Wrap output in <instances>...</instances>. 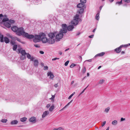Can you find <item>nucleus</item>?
Segmentation results:
<instances>
[{
    "instance_id": "473e14b6",
    "label": "nucleus",
    "mask_w": 130,
    "mask_h": 130,
    "mask_svg": "<svg viewBox=\"0 0 130 130\" xmlns=\"http://www.w3.org/2000/svg\"><path fill=\"white\" fill-rule=\"evenodd\" d=\"M7 121V119H2L1 120V122L4 123H6Z\"/></svg>"
},
{
    "instance_id": "2eb2a0df",
    "label": "nucleus",
    "mask_w": 130,
    "mask_h": 130,
    "mask_svg": "<svg viewBox=\"0 0 130 130\" xmlns=\"http://www.w3.org/2000/svg\"><path fill=\"white\" fill-rule=\"evenodd\" d=\"M3 24L4 26L8 28H9L11 26L10 24L7 22H5Z\"/></svg>"
},
{
    "instance_id": "4c0bfd02",
    "label": "nucleus",
    "mask_w": 130,
    "mask_h": 130,
    "mask_svg": "<svg viewBox=\"0 0 130 130\" xmlns=\"http://www.w3.org/2000/svg\"><path fill=\"white\" fill-rule=\"evenodd\" d=\"M43 70H46L48 69V67L47 66H44Z\"/></svg>"
},
{
    "instance_id": "58836bf2",
    "label": "nucleus",
    "mask_w": 130,
    "mask_h": 130,
    "mask_svg": "<svg viewBox=\"0 0 130 130\" xmlns=\"http://www.w3.org/2000/svg\"><path fill=\"white\" fill-rule=\"evenodd\" d=\"M56 130H64V129L62 127H59L57 128H56Z\"/></svg>"
},
{
    "instance_id": "de8ad7c7",
    "label": "nucleus",
    "mask_w": 130,
    "mask_h": 130,
    "mask_svg": "<svg viewBox=\"0 0 130 130\" xmlns=\"http://www.w3.org/2000/svg\"><path fill=\"white\" fill-rule=\"evenodd\" d=\"M9 22L11 23H13L14 22V21L13 20H10Z\"/></svg>"
},
{
    "instance_id": "9b49d317",
    "label": "nucleus",
    "mask_w": 130,
    "mask_h": 130,
    "mask_svg": "<svg viewBox=\"0 0 130 130\" xmlns=\"http://www.w3.org/2000/svg\"><path fill=\"white\" fill-rule=\"evenodd\" d=\"M35 120L36 117H32L29 119V121L30 122L35 123L36 122Z\"/></svg>"
},
{
    "instance_id": "dca6fc26",
    "label": "nucleus",
    "mask_w": 130,
    "mask_h": 130,
    "mask_svg": "<svg viewBox=\"0 0 130 130\" xmlns=\"http://www.w3.org/2000/svg\"><path fill=\"white\" fill-rule=\"evenodd\" d=\"M4 41L6 43H9L10 41V40L8 37H4Z\"/></svg>"
},
{
    "instance_id": "864d4df0",
    "label": "nucleus",
    "mask_w": 130,
    "mask_h": 130,
    "mask_svg": "<svg viewBox=\"0 0 130 130\" xmlns=\"http://www.w3.org/2000/svg\"><path fill=\"white\" fill-rule=\"evenodd\" d=\"M51 106L50 104H48L46 106V107L48 108L49 107Z\"/></svg>"
},
{
    "instance_id": "ddd939ff",
    "label": "nucleus",
    "mask_w": 130,
    "mask_h": 130,
    "mask_svg": "<svg viewBox=\"0 0 130 130\" xmlns=\"http://www.w3.org/2000/svg\"><path fill=\"white\" fill-rule=\"evenodd\" d=\"M21 49H18V51L19 53H21L22 55H25L27 54L25 52V50H21Z\"/></svg>"
},
{
    "instance_id": "3c124183",
    "label": "nucleus",
    "mask_w": 130,
    "mask_h": 130,
    "mask_svg": "<svg viewBox=\"0 0 130 130\" xmlns=\"http://www.w3.org/2000/svg\"><path fill=\"white\" fill-rule=\"evenodd\" d=\"M106 123V121H104L103 122V123L102 125V127H103V126H104V125H105V124Z\"/></svg>"
},
{
    "instance_id": "a878e982",
    "label": "nucleus",
    "mask_w": 130,
    "mask_h": 130,
    "mask_svg": "<svg viewBox=\"0 0 130 130\" xmlns=\"http://www.w3.org/2000/svg\"><path fill=\"white\" fill-rule=\"evenodd\" d=\"M26 58L25 55H22L20 57L21 60H22Z\"/></svg>"
},
{
    "instance_id": "5701e85b",
    "label": "nucleus",
    "mask_w": 130,
    "mask_h": 130,
    "mask_svg": "<svg viewBox=\"0 0 130 130\" xmlns=\"http://www.w3.org/2000/svg\"><path fill=\"white\" fill-rule=\"evenodd\" d=\"M0 41L1 42H3L4 41V37L3 35H1L0 33Z\"/></svg>"
},
{
    "instance_id": "13d9d810",
    "label": "nucleus",
    "mask_w": 130,
    "mask_h": 130,
    "mask_svg": "<svg viewBox=\"0 0 130 130\" xmlns=\"http://www.w3.org/2000/svg\"><path fill=\"white\" fill-rule=\"evenodd\" d=\"M3 15L2 14H0V21H1V19L2 18L1 17H3Z\"/></svg>"
},
{
    "instance_id": "f03ea898",
    "label": "nucleus",
    "mask_w": 130,
    "mask_h": 130,
    "mask_svg": "<svg viewBox=\"0 0 130 130\" xmlns=\"http://www.w3.org/2000/svg\"><path fill=\"white\" fill-rule=\"evenodd\" d=\"M56 34V32H54V33L51 32L48 34V36L49 38L47 39V43L51 44L54 43L55 40L54 38Z\"/></svg>"
},
{
    "instance_id": "0e129e2a",
    "label": "nucleus",
    "mask_w": 130,
    "mask_h": 130,
    "mask_svg": "<svg viewBox=\"0 0 130 130\" xmlns=\"http://www.w3.org/2000/svg\"><path fill=\"white\" fill-rule=\"evenodd\" d=\"M59 54L60 55H62V52H61V51H59Z\"/></svg>"
},
{
    "instance_id": "79ce46f5",
    "label": "nucleus",
    "mask_w": 130,
    "mask_h": 130,
    "mask_svg": "<svg viewBox=\"0 0 130 130\" xmlns=\"http://www.w3.org/2000/svg\"><path fill=\"white\" fill-rule=\"evenodd\" d=\"M10 43L11 44L13 45H14V44L15 43V42L12 41H11L10 42Z\"/></svg>"
},
{
    "instance_id": "bb28decb",
    "label": "nucleus",
    "mask_w": 130,
    "mask_h": 130,
    "mask_svg": "<svg viewBox=\"0 0 130 130\" xmlns=\"http://www.w3.org/2000/svg\"><path fill=\"white\" fill-rule=\"evenodd\" d=\"M110 108L109 107H108L107 108H105L104 112L106 113H108L109 110Z\"/></svg>"
},
{
    "instance_id": "f257e3e1",
    "label": "nucleus",
    "mask_w": 130,
    "mask_h": 130,
    "mask_svg": "<svg viewBox=\"0 0 130 130\" xmlns=\"http://www.w3.org/2000/svg\"><path fill=\"white\" fill-rule=\"evenodd\" d=\"M67 25L66 24H63L61 26L62 29L60 30L59 32L58 33L56 36V39L57 41H59L60 39H62L63 36V33H66L67 32Z\"/></svg>"
},
{
    "instance_id": "7c9ffc66",
    "label": "nucleus",
    "mask_w": 130,
    "mask_h": 130,
    "mask_svg": "<svg viewBox=\"0 0 130 130\" xmlns=\"http://www.w3.org/2000/svg\"><path fill=\"white\" fill-rule=\"evenodd\" d=\"M54 105L51 106L49 108V111H52L54 108Z\"/></svg>"
},
{
    "instance_id": "2f4dec72",
    "label": "nucleus",
    "mask_w": 130,
    "mask_h": 130,
    "mask_svg": "<svg viewBox=\"0 0 130 130\" xmlns=\"http://www.w3.org/2000/svg\"><path fill=\"white\" fill-rule=\"evenodd\" d=\"M122 0H121L120 2H117L116 3V4H118L119 5H120L122 4Z\"/></svg>"
},
{
    "instance_id": "e2e57ef3",
    "label": "nucleus",
    "mask_w": 130,
    "mask_h": 130,
    "mask_svg": "<svg viewBox=\"0 0 130 130\" xmlns=\"http://www.w3.org/2000/svg\"><path fill=\"white\" fill-rule=\"evenodd\" d=\"M41 64L42 67H44V63H41Z\"/></svg>"
},
{
    "instance_id": "39448f33",
    "label": "nucleus",
    "mask_w": 130,
    "mask_h": 130,
    "mask_svg": "<svg viewBox=\"0 0 130 130\" xmlns=\"http://www.w3.org/2000/svg\"><path fill=\"white\" fill-rule=\"evenodd\" d=\"M128 46V44H126L123 45H121L119 47L115 49V51L117 53H119L121 51V48L123 47H126Z\"/></svg>"
},
{
    "instance_id": "09e8293b",
    "label": "nucleus",
    "mask_w": 130,
    "mask_h": 130,
    "mask_svg": "<svg viewBox=\"0 0 130 130\" xmlns=\"http://www.w3.org/2000/svg\"><path fill=\"white\" fill-rule=\"evenodd\" d=\"M59 59V58H55L52 59V61L55 60H56Z\"/></svg>"
},
{
    "instance_id": "ea45409f",
    "label": "nucleus",
    "mask_w": 130,
    "mask_h": 130,
    "mask_svg": "<svg viewBox=\"0 0 130 130\" xmlns=\"http://www.w3.org/2000/svg\"><path fill=\"white\" fill-rule=\"evenodd\" d=\"M76 64H72L70 66V67L71 68H73L74 66H76Z\"/></svg>"
},
{
    "instance_id": "72a5a7b5",
    "label": "nucleus",
    "mask_w": 130,
    "mask_h": 130,
    "mask_svg": "<svg viewBox=\"0 0 130 130\" xmlns=\"http://www.w3.org/2000/svg\"><path fill=\"white\" fill-rule=\"evenodd\" d=\"M27 57L28 59H29L30 58V57H31V56L30 54H29V53H27L26 54Z\"/></svg>"
},
{
    "instance_id": "423d86ee",
    "label": "nucleus",
    "mask_w": 130,
    "mask_h": 130,
    "mask_svg": "<svg viewBox=\"0 0 130 130\" xmlns=\"http://www.w3.org/2000/svg\"><path fill=\"white\" fill-rule=\"evenodd\" d=\"M42 36L41 40L43 43H45L47 42V39L46 37L45 34L43 33H41Z\"/></svg>"
},
{
    "instance_id": "9d476101",
    "label": "nucleus",
    "mask_w": 130,
    "mask_h": 130,
    "mask_svg": "<svg viewBox=\"0 0 130 130\" xmlns=\"http://www.w3.org/2000/svg\"><path fill=\"white\" fill-rule=\"evenodd\" d=\"M42 36L41 33L39 35H35L34 38L37 39V40L39 41H40V39H41Z\"/></svg>"
},
{
    "instance_id": "680f3d73",
    "label": "nucleus",
    "mask_w": 130,
    "mask_h": 130,
    "mask_svg": "<svg viewBox=\"0 0 130 130\" xmlns=\"http://www.w3.org/2000/svg\"><path fill=\"white\" fill-rule=\"evenodd\" d=\"M39 52L41 54H43L44 53V52L43 51H40Z\"/></svg>"
},
{
    "instance_id": "7ed1b4c3",
    "label": "nucleus",
    "mask_w": 130,
    "mask_h": 130,
    "mask_svg": "<svg viewBox=\"0 0 130 130\" xmlns=\"http://www.w3.org/2000/svg\"><path fill=\"white\" fill-rule=\"evenodd\" d=\"M78 21H81L82 20L79 18V15L77 14L74 17V19L72 20L71 23L72 24L75 26L78 24Z\"/></svg>"
},
{
    "instance_id": "a211bd4d",
    "label": "nucleus",
    "mask_w": 130,
    "mask_h": 130,
    "mask_svg": "<svg viewBox=\"0 0 130 130\" xmlns=\"http://www.w3.org/2000/svg\"><path fill=\"white\" fill-rule=\"evenodd\" d=\"M105 54L104 52H103L101 53L98 54L96 55L94 57V58H96L97 57L103 55Z\"/></svg>"
},
{
    "instance_id": "a18cd8bd",
    "label": "nucleus",
    "mask_w": 130,
    "mask_h": 130,
    "mask_svg": "<svg viewBox=\"0 0 130 130\" xmlns=\"http://www.w3.org/2000/svg\"><path fill=\"white\" fill-rule=\"evenodd\" d=\"M29 59H30L31 61H34V60H34V57L33 56H32L31 57H30V58Z\"/></svg>"
},
{
    "instance_id": "37998d69",
    "label": "nucleus",
    "mask_w": 130,
    "mask_h": 130,
    "mask_svg": "<svg viewBox=\"0 0 130 130\" xmlns=\"http://www.w3.org/2000/svg\"><path fill=\"white\" fill-rule=\"evenodd\" d=\"M69 61L68 60L66 62L64 63V65L66 66H67L68 65V63H69Z\"/></svg>"
},
{
    "instance_id": "5fc2aeb1",
    "label": "nucleus",
    "mask_w": 130,
    "mask_h": 130,
    "mask_svg": "<svg viewBox=\"0 0 130 130\" xmlns=\"http://www.w3.org/2000/svg\"><path fill=\"white\" fill-rule=\"evenodd\" d=\"M68 105H67V104L64 107L61 109V110H63L64 109L66 108Z\"/></svg>"
},
{
    "instance_id": "a19ab883",
    "label": "nucleus",
    "mask_w": 130,
    "mask_h": 130,
    "mask_svg": "<svg viewBox=\"0 0 130 130\" xmlns=\"http://www.w3.org/2000/svg\"><path fill=\"white\" fill-rule=\"evenodd\" d=\"M104 81V79L101 80L99 81V84H102L103 83Z\"/></svg>"
},
{
    "instance_id": "aec40b11",
    "label": "nucleus",
    "mask_w": 130,
    "mask_h": 130,
    "mask_svg": "<svg viewBox=\"0 0 130 130\" xmlns=\"http://www.w3.org/2000/svg\"><path fill=\"white\" fill-rule=\"evenodd\" d=\"M34 65L35 66L37 67L38 66V60H34Z\"/></svg>"
},
{
    "instance_id": "0eeeda50",
    "label": "nucleus",
    "mask_w": 130,
    "mask_h": 130,
    "mask_svg": "<svg viewBox=\"0 0 130 130\" xmlns=\"http://www.w3.org/2000/svg\"><path fill=\"white\" fill-rule=\"evenodd\" d=\"M24 37L29 39H31L34 37V36L32 35H29L28 33H26L24 36Z\"/></svg>"
},
{
    "instance_id": "cd10ccee",
    "label": "nucleus",
    "mask_w": 130,
    "mask_h": 130,
    "mask_svg": "<svg viewBox=\"0 0 130 130\" xmlns=\"http://www.w3.org/2000/svg\"><path fill=\"white\" fill-rule=\"evenodd\" d=\"M17 47V45L16 44L13 45V51H16Z\"/></svg>"
},
{
    "instance_id": "603ef678",
    "label": "nucleus",
    "mask_w": 130,
    "mask_h": 130,
    "mask_svg": "<svg viewBox=\"0 0 130 130\" xmlns=\"http://www.w3.org/2000/svg\"><path fill=\"white\" fill-rule=\"evenodd\" d=\"M86 88H85L83 91H82V92L80 93V94L79 95V96L81 94L83 93L85 91V90H86Z\"/></svg>"
},
{
    "instance_id": "8fccbe9b",
    "label": "nucleus",
    "mask_w": 130,
    "mask_h": 130,
    "mask_svg": "<svg viewBox=\"0 0 130 130\" xmlns=\"http://www.w3.org/2000/svg\"><path fill=\"white\" fill-rule=\"evenodd\" d=\"M125 118H121V121H123L125 120Z\"/></svg>"
},
{
    "instance_id": "e433bc0d",
    "label": "nucleus",
    "mask_w": 130,
    "mask_h": 130,
    "mask_svg": "<svg viewBox=\"0 0 130 130\" xmlns=\"http://www.w3.org/2000/svg\"><path fill=\"white\" fill-rule=\"evenodd\" d=\"M33 41L35 42H37L39 41L37 40V39L35 38H34L33 40Z\"/></svg>"
},
{
    "instance_id": "f704fd0d",
    "label": "nucleus",
    "mask_w": 130,
    "mask_h": 130,
    "mask_svg": "<svg viewBox=\"0 0 130 130\" xmlns=\"http://www.w3.org/2000/svg\"><path fill=\"white\" fill-rule=\"evenodd\" d=\"M75 93V92H74L71 94L69 97L68 99H70L74 95Z\"/></svg>"
},
{
    "instance_id": "6ab92c4d",
    "label": "nucleus",
    "mask_w": 130,
    "mask_h": 130,
    "mask_svg": "<svg viewBox=\"0 0 130 130\" xmlns=\"http://www.w3.org/2000/svg\"><path fill=\"white\" fill-rule=\"evenodd\" d=\"M84 10V8H80L78 11L77 13L80 14L82 13L83 12Z\"/></svg>"
},
{
    "instance_id": "c756f323",
    "label": "nucleus",
    "mask_w": 130,
    "mask_h": 130,
    "mask_svg": "<svg viewBox=\"0 0 130 130\" xmlns=\"http://www.w3.org/2000/svg\"><path fill=\"white\" fill-rule=\"evenodd\" d=\"M82 71L83 74H84L86 71V68L85 67H84L83 68Z\"/></svg>"
},
{
    "instance_id": "c85d7f7f",
    "label": "nucleus",
    "mask_w": 130,
    "mask_h": 130,
    "mask_svg": "<svg viewBox=\"0 0 130 130\" xmlns=\"http://www.w3.org/2000/svg\"><path fill=\"white\" fill-rule=\"evenodd\" d=\"M117 121L116 120H114L112 122V124L113 125H116L117 124Z\"/></svg>"
},
{
    "instance_id": "6e6d98bb",
    "label": "nucleus",
    "mask_w": 130,
    "mask_h": 130,
    "mask_svg": "<svg viewBox=\"0 0 130 130\" xmlns=\"http://www.w3.org/2000/svg\"><path fill=\"white\" fill-rule=\"evenodd\" d=\"M54 86L55 87L57 88L58 86V84H55Z\"/></svg>"
},
{
    "instance_id": "4d7b16f0",
    "label": "nucleus",
    "mask_w": 130,
    "mask_h": 130,
    "mask_svg": "<svg viewBox=\"0 0 130 130\" xmlns=\"http://www.w3.org/2000/svg\"><path fill=\"white\" fill-rule=\"evenodd\" d=\"M94 35H92L91 36H89V37L90 38H93L94 37Z\"/></svg>"
},
{
    "instance_id": "bf43d9fd",
    "label": "nucleus",
    "mask_w": 130,
    "mask_h": 130,
    "mask_svg": "<svg viewBox=\"0 0 130 130\" xmlns=\"http://www.w3.org/2000/svg\"><path fill=\"white\" fill-rule=\"evenodd\" d=\"M14 39L15 40H17L18 41L19 39L17 37H15L14 38Z\"/></svg>"
},
{
    "instance_id": "f3484780",
    "label": "nucleus",
    "mask_w": 130,
    "mask_h": 130,
    "mask_svg": "<svg viewBox=\"0 0 130 130\" xmlns=\"http://www.w3.org/2000/svg\"><path fill=\"white\" fill-rule=\"evenodd\" d=\"M83 3H79L77 5V7L79 8H81L84 6V4H83Z\"/></svg>"
},
{
    "instance_id": "c03bdc74",
    "label": "nucleus",
    "mask_w": 130,
    "mask_h": 130,
    "mask_svg": "<svg viewBox=\"0 0 130 130\" xmlns=\"http://www.w3.org/2000/svg\"><path fill=\"white\" fill-rule=\"evenodd\" d=\"M123 1L127 3H130V0H123Z\"/></svg>"
},
{
    "instance_id": "4468645a",
    "label": "nucleus",
    "mask_w": 130,
    "mask_h": 130,
    "mask_svg": "<svg viewBox=\"0 0 130 130\" xmlns=\"http://www.w3.org/2000/svg\"><path fill=\"white\" fill-rule=\"evenodd\" d=\"M49 113V112L48 111H46L44 112L42 115V117L43 118H44Z\"/></svg>"
},
{
    "instance_id": "393cba45",
    "label": "nucleus",
    "mask_w": 130,
    "mask_h": 130,
    "mask_svg": "<svg viewBox=\"0 0 130 130\" xmlns=\"http://www.w3.org/2000/svg\"><path fill=\"white\" fill-rule=\"evenodd\" d=\"M27 118L25 117H24L21 118L20 119V121L22 122H24L26 120Z\"/></svg>"
},
{
    "instance_id": "c9c22d12",
    "label": "nucleus",
    "mask_w": 130,
    "mask_h": 130,
    "mask_svg": "<svg viewBox=\"0 0 130 130\" xmlns=\"http://www.w3.org/2000/svg\"><path fill=\"white\" fill-rule=\"evenodd\" d=\"M81 3L83 4L85 3L86 2V0H80Z\"/></svg>"
},
{
    "instance_id": "412c9836",
    "label": "nucleus",
    "mask_w": 130,
    "mask_h": 130,
    "mask_svg": "<svg viewBox=\"0 0 130 130\" xmlns=\"http://www.w3.org/2000/svg\"><path fill=\"white\" fill-rule=\"evenodd\" d=\"M18 121L16 120H14L12 121L10 123L11 125L16 124L18 123Z\"/></svg>"
},
{
    "instance_id": "69168bd1",
    "label": "nucleus",
    "mask_w": 130,
    "mask_h": 130,
    "mask_svg": "<svg viewBox=\"0 0 130 130\" xmlns=\"http://www.w3.org/2000/svg\"><path fill=\"white\" fill-rule=\"evenodd\" d=\"M80 32H78L77 34L76 35V36H78L79 35H80Z\"/></svg>"
},
{
    "instance_id": "f8f14e48",
    "label": "nucleus",
    "mask_w": 130,
    "mask_h": 130,
    "mask_svg": "<svg viewBox=\"0 0 130 130\" xmlns=\"http://www.w3.org/2000/svg\"><path fill=\"white\" fill-rule=\"evenodd\" d=\"M19 28L16 26H14L11 28L12 30L14 32H16L18 30Z\"/></svg>"
},
{
    "instance_id": "b1692460",
    "label": "nucleus",
    "mask_w": 130,
    "mask_h": 130,
    "mask_svg": "<svg viewBox=\"0 0 130 130\" xmlns=\"http://www.w3.org/2000/svg\"><path fill=\"white\" fill-rule=\"evenodd\" d=\"M100 11L99 12H98V13H97V14H96V16H95V19L97 20H98L99 18V13H100Z\"/></svg>"
},
{
    "instance_id": "6e6552de",
    "label": "nucleus",
    "mask_w": 130,
    "mask_h": 130,
    "mask_svg": "<svg viewBox=\"0 0 130 130\" xmlns=\"http://www.w3.org/2000/svg\"><path fill=\"white\" fill-rule=\"evenodd\" d=\"M48 76H50V79H53L54 76L52 73L51 72H48L47 73Z\"/></svg>"
},
{
    "instance_id": "338daca9",
    "label": "nucleus",
    "mask_w": 130,
    "mask_h": 130,
    "mask_svg": "<svg viewBox=\"0 0 130 130\" xmlns=\"http://www.w3.org/2000/svg\"><path fill=\"white\" fill-rule=\"evenodd\" d=\"M127 3H125V4L123 5V6H127Z\"/></svg>"
},
{
    "instance_id": "4be33fe9",
    "label": "nucleus",
    "mask_w": 130,
    "mask_h": 130,
    "mask_svg": "<svg viewBox=\"0 0 130 130\" xmlns=\"http://www.w3.org/2000/svg\"><path fill=\"white\" fill-rule=\"evenodd\" d=\"M8 20L9 19L8 18H4L3 19L2 21L1 22V24H3V23H4L5 22H6V21H8Z\"/></svg>"
},
{
    "instance_id": "1a4fd4ad",
    "label": "nucleus",
    "mask_w": 130,
    "mask_h": 130,
    "mask_svg": "<svg viewBox=\"0 0 130 130\" xmlns=\"http://www.w3.org/2000/svg\"><path fill=\"white\" fill-rule=\"evenodd\" d=\"M67 30L69 31L72 30L74 28V25L73 24L72 25H70L68 26H67Z\"/></svg>"
},
{
    "instance_id": "20e7f679",
    "label": "nucleus",
    "mask_w": 130,
    "mask_h": 130,
    "mask_svg": "<svg viewBox=\"0 0 130 130\" xmlns=\"http://www.w3.org/2000/svg\"><path fill=\"white\" fill-rule=\"evenodd\" d=\"M26 33L23 28L22 27L19 28L17 34L19 36L23 35L24 36Z\"/></svg>"
},
{
    "instance_id": "774afa93",
    "label": "nucleus",
    "mask_w": 130,
    "mask_h": 130,
    "mask_svg": "<svg viewBox=\"0 0 130 130\" xmlns=\"http://www.w3.org/2000/svg\"><path fill=\"white\" fill-rule=\"evenodd\" d=\"M96 28H95L93 30V32H94L95 31V30H96Z\"/></svg>"
},
{
    "instance_id": "052dcab7",
    "label": "nucleus",
    "mask_w": 130,
    "mask_h": 130,
    "mask_svg": "<svg viewBox=\"0 0 130 130\" xmlns=\"http://www.w3.org/2000/svg\"><path fill=\"white\" fill-rule=\"evenodd\" d=\"M73 101V100H72L70 102H69V103H68V104H67V105H69V104L72 102Z\"/></svg>"
},
{
    "instance_id": "49530a36",
    "label": "nucleus",
    "mask_w": 130,
    "mask_h": 130,
    "mask_svg": "<svg viewBox=\"0 0 130 130\" xmlns=\"http://www.w3.org/2000/svg\"><path fill=\"white\" fill-rule=\"evenodd\" d=\"M34 46L36 47L39 48L40 47V46L37 44H34Z\"/></svg>"
}]
</instances>
